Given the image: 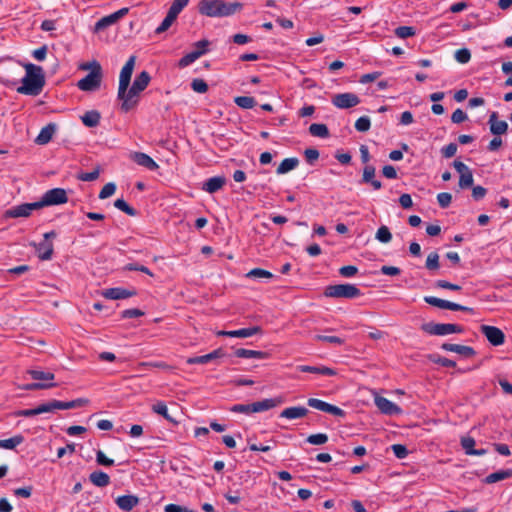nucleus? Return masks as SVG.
<instances>
[{
    "mask_svg": "<svg viewBox=\"0 0 512 512\" xmlns=\"http://www.w3.org/2000/svg\"><path fill=\"white\" fill-rule=\"evenodd\" d=\"M150 80H151L150 74L147 71H142L141 73H139L136 76L132 85L135 86V89H139L142 92L147 88Z\"/></svg>",
    "mask_w": 512,
    "mask_h": 512,
    "instance_id": "40",
    "label": "nucleus"
},
{
    "mask_svg": "<svg viewBox=\"0 0 512 512\" xmlns=\"http://www.w3.org/2000/svg\"><path fill=\"white\" fill-rule=\"evenodd\" d=\"M299 165V160L296 157L284 159L278 166L277 174H286L294 170Z\"/></svg>",
    "mask_w": 512,
    "mask_h": 512,
    "instance_id": "37",
    "label": "nucleus"
},
{
    "mask_svg": "<svg viewBox=\"0 0 512 512\" xmlns=\"http://www.w3.org/2000/svg\"><path fill=\"white\" fill-rule=\"evenodd\" d=\"M511 477H512V469L499 470V471H496V472L491 473L488 476H486V478L484 479V482L486 484H493V483H496V482H499V481H502V480H505V479H508Z\"/></svg>",
    "mask_w": 512,
    "mask_h": 512,
    "instance_id": "35",
    "label": "nucleus"
},
{
    "mask_svg": "<svg viewBox=\"0 0 512 512\" xmlns=\"http://www.w3.org/2000/svg\"><path fill=\"white\" fill-rule=\"evenodd\" d=\"M424 301L434 307L440 308V309H448L451 311H465L469 313H473V308L460 305L458 303H454L448 300L440 299L434 296H425Z\"/></svg>",
    "mask_w": 512,
    "mask_h": 512,
    "instance_id": "8",
    "label": "nucleus"
},
{
    "mask_svg": "<svg viewBox=\"0 0 512 512\" xmlns=\"http://www.w3.org/2000/svg\"><path fill=\"white\" fill-rule=\"evenodd\" d=\"M56 132V124L49 123L43 127L35 139V142L39 145H45L49 143Z\"/></svg>",
    "mask_w": 512,
    "mask_h": 512,
    "instance_id": "28",
    "label": "nucleus"
},
{
    "mask_svg": "<svg viewBox=\"0 0 512 512\" xmlns=\"http://www.w3.org/2000/svg\"><path fill=\"white\" fill-rule=\"evenodd\" d=\"M391 449H392L394 455L398 459H404L408 455V449H407V447L405 445L394 444V445L391 446Z\"/></svg>",
    "mask_w": 512,
    "mask_h": 512,
    "instance_id": "60",
    "label": "nucleus"
},
{
    "mask_svg": "<svg viewBox=\"0 0 512 512\" xmlns=\"http://www.w3.org/2000/svg\"><path fill=\"white\" fill-rule=\"evenodd\" d=\"M247 277L249 278H272L273 274L267 270H264L262 268H254L250 270L247 274Z\"/></svg>",
    "mask_w": 512,
    "mask_h": 512,
    "instance_id": "54",
    "label": "nucleus"
},
{
    "mask_svg": "<svg viewBox=\"0 0 512 512\" xmlns=\"http://www.w3.org/2000/svg\"><path fill=\"white\" fill-rule=\"evenodd\" d=\"M115 502L121 510L129 512L139 504V498L135 495H122Z\"/></svg>",
    "mask_w": 512,
    "mask_h": 512,
    "instance_id": "25",
    "label": "nucleus"
},
{
    "mask_svg": "<svg viewBox=\"0 0 512 512\" xmlns=\"http://www.w3.org/2000/svg\"><path fill=\"white\" fill-rule=\"evenodd\" d=\"M374 401L377 408L383 414L398 415L402 413V409L398 405L383 396H376Z\"/></svg>",
    "mask_w": 512,
    "mask_h": 512,
    "instance_id": "16",
    "label": "nucleus"
},
{
    "mask_svg": "<svg viewBox=\"0 0 512 512\" xmlns=\"http://www.w3.org/2000/svg\"><path fill=\"white\" fill-rule=\"evenodd\" d=\"M235 104L242 109H252L256 105V101L251 96H237L234 98Z\"/></svg>",
    "mask_w": 512,
    "mask_h": 512,
    "instance_id": "43",
    "label": "nucleus"
},
{
    "mask_svg": "<svg viewBox=\"0 0 512 512\" xmlns=\"http://www.w3.org/2000/svg\"><path fill=\"white\" fill-rule=\"evenodd\" d=\"M309 132L312 136L327 138L329 137V129L325 124L322 123H313L309 127Z\"/></svg>",
    "mask_w": 512,
    "mask_h": 512,
    "instance_id": "41",
    "label": "nucleus"
},
{
    "mask_svg": "<svg viewBox=\"0 0 512 512\" xmlns=\"http://www.w3.org/2000/svg\"><path fill=\"white\" fill-rule=\"evenodd\" d=\"M56 384L53 382L50 383H41V382H34V383H28L25 384L22 389L27 391H34V390H41V389H48L55 387Z\"/></svg>",
    "mask_w": 512,
    "mask_h": 512,
    "instance_id": "50",
    "label": "nucleus"
},
{
    "mask_svg": "<svg viewBox=\"0 0 512 512\" xmlns=\"http://www.w3.org/2000/svg\"><path fill=\"white\" fill-rule=\"evenodd\" d=\"M33 245L40 260H50L52 258L54 248L51 241L43 240L42 242L38 244L34 243Z\"/></svg>",
    "mask_w": 512,
    "mask_h": 512,
    "instance_id": "26",
    "label": "nucleus"
},
{
    "mask_svg": "<svg viewBox=\"0 0 512 512\" xmlns=\"http://www.w3.org/2000/svg\"><path fill=\"white\" fill-rule=\"evenodd\" d=\"M178 15L168 10L166 17L161 24L155 29V34H161L167 31L177 19Z\"/></svg>",
    "mask_w": 512,
    "mask_h": 512,
    "instance_id": "38",
    "label": "nucleus"
},
{
    "mask_svg": "<svg viewBox=\"0 0 512 512\" xmlns=\"http://www.w3.org/2000/svg\"><path fill=\"white\" fill-rule=\"evenodd\" d=\"M30 215L26 203L14 206L5 211L6 218L28 217Z\"/></svg>",
    "mask_w": 512,
    "mask_h": 512,
    "instance_id": "36",
    "label": "nucleus"
},
{
    "mask_svg": "<svg viewBox=\"0 0 512 512\" xmlns=\"http://www.w3.org/2000/svg\"><path fill=\"white\" fill-rule=\"evenodd\" d=\"M437 201L441 208H447L452 201V195L448 192H441L437 195Z\"/></svg>",
    "mask_w": 512,
    "mask_h": 512,
    "instance_id": "61",
    "label": "nucleus"
},
{
    "mask_svg": "<svg viewBox=\"0 0 512 512\" xmlns=\"http://www.w3.org/2000/svg\"><path fill=\"white\" fill-rule=\"evenodd\" d=\"M43 199L47 206L60 205L68 202L67 192L63 188H53L43 194Z\"/></svg>",
    "mask_w": 512,
    "mask_h": 512,
    "instance_id": "11",
    "label": "nucleus"
},
{
    "mask_svg": "<svg viewBox=\"0 0 512 512\" xmlns=\"http://www.w3.org/2000/svg\"><path fill=\"white\" fill-rule=\"evenodd\" d=\"M152 411L163 416L166 420L170 422H175V420L168 414L167 406L164 402L159 401L152 406Z\"/></svg>",
    "mask_w": 512,
    "mask_h": 512,
    "instance_id": "46",
    "label": "nucleus"
},
{
    "mask_svg": "<svg viewBox=\"0 0 512 512\" xmlns=\"http://www.w3.org/2000/svg\"><path fill=\"white\" fill-rule=\"evenodd\" d=\"M467 114L460 108L456 109L451 115V121L455 124H459L467 120Z\"/></svg>",
    "mask_w": 512,
    "mask_h": 512,
    "instance_id": "64",
    "label": "nucleus"
},
{
    "mask_svg": "<svg viewBox=\"0 0 512 512\" xmlns=\"http://www.w3.org/2000/svg\"><path fill=\"white\" fill-rule=\"evenodd\" d=\"M308 413H309V410L306 407L293 406V407H288V408H285L284 410H282V412L280 413V417L292 420V419L303 418V417L307 416Z\"/></svg>",
    "mask_w": 512,
    "mask_h": 512,
    "instance_id": "27",
    "label": "nucleus"
},
{
    "mask_svg": "<svg viewBox=\"0 0 512 512\" xmlns=\"http://www.w3.org/2000/svg\"><path fill=\"white\" fill-rule=\"evenodd\" d=\"M235 355L239 358H256V359H267L269 353L265 351L249 350L245 348H239L235 351Z\"/></svg>",
    "mask_w": 512,
    "mask_h": 512,
    "instance_id": "32",
    "label": "nucleus"
},
{
    "mask_svg": "<svg viewBox=\"0 0 512 512\" xmlns=\"http://www.w3.org/2000/svg\"><path fill=\"white\" fill-rule=\"evenodd\" d=\"M91 483L97 487H106L110 483V477L103 471L97 470L89 475Z\"/></svg>",
    "mask_w": 512,
    "mask_h": 512,
    "instance_id": "33",
    "label": "nucleus"
},
{
    "mask_svg": "<svg viewBox=\"0 0 512 512\" xmlns=\"http://www.w3.org/2000/svg\"><path fill=\"white\" fill-rule=\"evenodd\" d=\"M88 402H89L88 399H84V398H78V399H75L72 401H67V402L54 400V407H55V410L56 409H63V410L74 409V408L82 407V406L88 404Z\"/></svg>",
    "mask_w": 512,
    "mask_h": 512,
    "instance_id": "30",
    "label": "nucleus"
},
{
    "mask_svg": "<svg viewBox=\"0 0 512 512\" xmlns=\"http://www.w3.org/2000/svg\"><path fill=\"white\" fill-rule=\"evenodd\" d=\"M210 42L207 39H202L194 43L195 50L184 55L178 62L180 68H184L192 64L198 58L206 54L209 49Z\"/></svg>",
    "mask_w": 512,
    "mask_h": 512,
    "instance_id": "5",
    "label": "nucleus"
},
{
    "mask_svg": "<svg viewBox=\"0 0 512 512\" xmlns=\"http://www.w3.org/2000/svg\"><path fill=\"white\" fill-rule=\"evenodd\" d=\"M124 270L140 271V272H143L151 277L153 276V273L151 272V270L148 267H146L144 265H140L138 263H129L124 267Z\"/></svg>",
    "mask_w": 512,
    "mask_h": 512,
    "instance_id": "58",
    "label": "nucleus"
},
{
    "mask_svg": "<svg viewBox=\"0 0 512 512\" xmlns=\"http://www.w3.org/2000/svg\"><path fill=\"white\" fill-rule=\"evenodd\" d=\"M375 238L381 243H389L392 240V234L389 228L383 225L377 230Z\"/></svg>",
    "mask_w": 512,
    "mask_h": 512,
    "instance_id": "45",
    "label": "nucleus"
},
{
    "mask_svg": "<svg viewBox=\"0 0 512 512\" xmlns=\"http://www.w3.org/2000/svg\"><path fill=\"white\" fill-rule=\"evenodd\" d=\"M136 294H137V292L135 289L129 290V289H125L122 287L109 288V289H105L102 292V295L105 298L111 299V300L126 299V298L133 297Z\"/></svg>",
    "mask_w": 512,
    "mask_h": 512,
    "instance_id": "17",
    "label": "nucleus"
},
{
    "mask_svg": "<svg viewBox=\"0 0 512 512\" xmlns=\"http://www.w3.org/2000/svg\"><path fill=\"white\" fill-rule=\"evenodd\" d=\"M26 75L22 79V85L17 88V92L24 95L37 96L45 85V76L41 66L32 63L24 64Z\"/></svg>",
    "mask_w": 512,
    "mask_h": 512,
    "instance_id": "1",
    "label": "nucleus"
},
{
    "mask_svg": "<svg viewBox=\"0 0 512 512\" xmlns=\"http://www.w3.org/2000/svg\"><path fill=\"white\" fill-rule=\"evenodd\" d=\"M243 4L240 2H225L224 0H200L198 11L207 17H228L241 11Z\"/></svg>",
    "mask_w": 512,
    "mask_h": 512,
    "instance_id": "2",
    "label": "nucleus"
},
{
    "mask_svg": "<svg viewBox=\"0 0 512 512\" xmlns=\"http://www.w3.org/2000/svg\"><path fill=\"white\" fill-rule=\"evenodd\" d=\"M144 315V312L138 308L126 309L122 311L121 317L123 319L137 318Z\"/></svg>",
    "mask_w": 512,
    "mask_h": 512,
    "instance_id": "63",
    "label": "nucleus"
},
{
    "mask_svg": "<svg viewBox=\"0 0 512 512\" xmlns=\"http://www.w3.org/2000/svg\"><path fill=\"white\" fill-rule=\"evenodd\" d=\"M324 295L330 298L353 299L361 296L362 292L356 285L347 283L327 286Z\"/></svg>",
    "mask_w": 512,
    "mask_h": 512,
    "instance_id": "3",
    "label": "nucleus"
},
{
    "mask_svg": "<svg viewBox=\"0 0 512 512\" xmlns=\"http://www.w3.org/2000/svg\"><path fill=\"white\" fill-rule=\"evenodd\" d=\"M282 397H275V398H269L264 399L258 402L251 403V407L253 410V413L263 412L267 411L269 409L275 408L283 403Z\"/></svg>",
    "mask_w": 512,
    "mask_h": 512,
    "instance_id": "18",
    "label": "nucleus"
},
{
    "mask_svg": "<svg viewBox=\"0 0 512 512\" xmlns=\"http://www.w3.org/2000/svg\"><path fill=\"white\" fill-rule=\"evenodd\" d=\"M226 184V178L224 176H215L207 179L203 185L202 189L210 194H213L224 187Z\"/></svg>",
    "mask_w": 512,
    "mask_h": 512,
    "instance_id": "24",
    "label": "nucleus"
},
{
    "mask_svg": "<svg viewBox=\"0 0 512 512\" xmlns=\"http://www.w3.org/2000/svg\"><path fill=\"white\" fill-rule=\"evenodd\" d=\"M130 158L139 166L145 167L150 171H155L159 168V165L146 153L134 152Z\"/></svg>",
    "mask_w": 512,
    "mask_h": 512,
    "instance_id": "19",
    "label": "nucleus"
},
{
    "mask_svg": "<svg viewBox=\"0 0 512 512\" xmlns=\"http://www.w3.org/2000/svg\"><path fill=\"white\" fill-rule=\"evenodd\" d=\"M140 93L141 91L139 89H135L134 85H132L129 90H125L123 94H120V88H118L117 97L122 101L120 107L121 111L127 113L134 109L139 103Z\"/></svg>",
    "mask_w": 512,
    "mask_h": 512,
    "instance_id": "6",
    "label": "nucleus"
},
{
    "mask_svg": "<svg viewBox=\"0 0 512 512\" xmlns=\"http://www.w3.org/2000/svg\"><path fill=\"white\" fill-rule=\"evenodd\" d=\"M225 356L223 349L218 348L206 355L190 357L187 359V364H207L215 359L222 358Z\"/></svg>",
    "mask_w": 512,
    "mask_h": 512,
    "instance_id": "20",
    "label": "nucleus"
},
{
    "mask_svg": "<svg viewBox=\"0 0 512 512\" xmlns=\"http://www.w3.org/2000/svg\"><path fill=\"white\" fill-rule=\"evenodd\" d=\"M102 80V68L90 71L84 78L78 81L77 87L82 91H95L99 89Z\"/></svg>",
    "mask_w": 512,
    "mask_h": 512,
    "instance_id": "7",
    "label": "nucleus"
},
{
    "mask_svg": "<svg viewBox=\"0 0 512 512\" xmlns=\"http://www.w3.org/2000/svg\"><path fill=\"white\" fill-rule=\"evenodd\" d=\"M394 33L397 37L405 39L414 36L416 34V30L412 26H399L394 30Z\"/></svg>",
    "mask_w": 512,
    "mask_h": 512,
    "instance_id": "48",
    "label": "nucleus"
},
{
    "mask_svg": "<svg viewBox=\"0 0 512 512\" xmlns=\"http://www.w3.org/2000/svg\"><path fill=\"white\" fill-rule=\"evenodd\" d=\"M316 341L328 342L335 345H342L344 343V339L338 336H326V335H316Z\"/></svg>",
    "mask_w": 512,
    "mask_h": 512,
    "instance_id": "59",
    "label": "nucleus"
},
{
    "mask_svg": "<svg viewBox=\"0 0 512 512\" xmlns=\"http://www.w3.org/2000/svg\"><path fill=\"white\" fill-rule=\"evenodd\" d=\"M497 112H492L489 117L490 132L496 136L505 134L508 130V124L506 121L498 120Z\"/></svg>",
    "mask_w": 512,
    "mask_h": 512,
    "instance_id": "23",
    "label": "nucleus"
},
{
    "mask_svg": "<svg viewBox=\"0 0 512 512\" xmlns=\"http://www.w3.org/2000/svg\"><path fill=\"white\" fill-rule=\"evenodd\" d=\"M136 62L135 56H130L125 65L122 67L120 76H119V87L120 94H123L125 90L128 89L131 81V76L134 70Z\"/></svg>",
    "mask_w": 512,
    "mask_h": 512,
    "instance_id": "10",
    "label": "nucleus"
},
{
    "mask_svg": "<svg viewBox=\"0 0 512 512\" xmlns=\"http://www.w3.org/2000/svg\"><path fill=\"white\" fill-rule=\"evenodd\" d=\"M461 446L467 455H471V451H473L475 449L474 448V446H475L474 438H472L470 436L462 437L461 438Z\"/></svg>",
    "mask_w": 512,
    "mask_h": 512,
    "instance_id": "57",
    "label": "nucleus"
},
{
    "mask_svg": "<svg viewBox=\"0 0 512 512\" xmlns=\"http://www.w3.org/2000/svg\"><path fill=\"white\" fill-rule=\"evenodd\" d=\"M454 56H455V59L457 62H459L461 64H466L471 59V52L467 48H461L455 52Z\"/></svg>",
    "mask_w": 512,
    "mask_h": 512,
    "instance_id": "51",
    "label": "nucleus"
},
{
    "mask_svg": "<svg viewBox=\"0 0 512 512\" xmlns=\"http://www.w3.org/2000/svg\"><path fill=\"white\" fill-rule=\"evenodd\" d=\"M425 267L430 271L438 270L440 267L439 255L437 252H431L426 259Z\"/></svg>",
    "mask_w": 512,
    "mask_h": 512,
    "instance_id": "47",
    "label": "nucleus"
},
{
    "mask_svg": "<svg viewBox=\"0 0 512 512\" xmlns=\"http://www.w3.org/2000/svg\"><path fill=\"white\" fill-rule=\"evenodd\" d=\"M307 404H308V406H310L314 409L332 414L334 416H338V417L345 416V411L342 410L341 408H339L335 405L329 404V403L322 401L320 399H317V398H309L307 401Z\"/></svg>",
    "mask_w": 512,
    "mask_h": 512,
    "instance_id": "15",
    "label": "nucleus"
},
{
    "mask_svg": "<svg viewBox=\"0 0 512 512\" xmlns=\"http://www.w3.org/2000/svg\"><path fill=\"white\" fill-rule=\"evenodd\" d=\"M480 331L493 346H500L505 342V335L498 327L482 325Z\"/></svg>",
    "mask_w": 512,
    "mask_h": 512,
    "instance_id": "14",
    "label": "nucleus"
},
{
    "mask_svg": "<svg viewBox=\"0 0 512 512\" xmlns=\"http://www.w3.org/2000/svg\"><path fill=\"white\" fill-rule=\"evenodd\" d=\"M23 441L24 437L21 434H18L9 439L0 440V448L12 450L22 444Z\"/></svg>",
    "mask_w": 512,
    "mask_h": 512,
    "instance_id": "42",
    "label": "nucleus"
},
{
    "mask_svg": "<svg viewBox=\"0 0 512 512\" xmlns=\"http://www.w3.org/2000/svg\"><path fill=\"white\" fill-rule=\"evenodd\" d=\"M376 168L373 165H366L362 173V183L370 184L374 190L382 188L381 181L375 179Z\"/></svg>",
    "mask_w": 512,
    "mask_h": 512,
    "instance_id": "22",
    "label": "nucleus"
},
{
    "mask_svg": "<svg viewBox=\"0 0 512 512\" xmlns=\"http://www.w3.org/2000/svg\"><path fill=\"white\" fill-rule=\"evenodd\" d=\"M191 88L197 93H206L208 91V84L203 79H193Z\"/></svg>",
    "mask_w": 512,
    "mask_h": 512,
    "instance_id": "55",
    "label": "nucleus"
},
{
    "mask_svg": "<svg viewBox=\"0 0 512 512\" xmlns=\"http://www.w3.org/2000/svg\"><path fill=\"white\" fill-rule=\"evenodd\" d=\"M441 349L445 351L455 352L465 358H470L476 355V351L474 350L473 347L460 344L443 343Z\"/></svg>",
    "mask_w": 512,
    "mask_h": 512,
    "instance_id": "21",
    "label": "nucleus"
},
{
    "mask_svg": "<svg viewBox=\"0 0 512 512\" xmlns=\"http://www.w3.org/2000/svg\"><path fill=\"white\" fill-rule=\"evenodd\" d=\"M306 441L312 445H323L328 441V436L325 433L312 434L307 437Z\"/></svg>",
    "mask_w": 512,
    "mask_h": 512,
    "instance_id": "53",
    "label": "nucleus"
},
{
    "mask_svg": "<svg viewBox=\"0 0 512 512\" xmlns=\"http://www.w3.org/2000/svg\"><path fill=\"white\" fill-rule=\"evenodd\" d=\"M188 3L189 0H174L169 10L179 15L181 11L188 5Z\"/></svg>",
    "mask_w": 512,
    "mask_h": 512,
    "instance_id": "62",
    "label": "nucleus"
},
{
    "mask_svg": "<svg viewBox=\"0 0 512 512\" xmlns=\"http://www.w3.org/2000/svg\"><path fill=\"white\" fill-rule=\"evenodd\" d=\"M114 207L120 211L126 213L129 216H136L138 213L136 209L131 207L124 199H116L114 201Z\"/></svg>",
    "mask_w": 512,
    "mask_h": 512,
    "instance_id": "44",
    "label": "nucleus"
},
{
    "mask_svg": "<svg viewBox=\"0 0 512 512\" xmlns=\"http://www.w3.org/2000/svg\"><path fill=\"white\" fill-rule=\"evenodd\" d=\"M128 12H129V8L124 7L110 15L102 17L100 20H98L95 23L94 32H96V33L100 32V31L106 29L107 27L115 24L118 20H120L122 17H124Z\"/></svg>",
    "mask_w": 512,
    "mask_h": 512,
    "instance_id": "13",
    "label": "nucleus"
},
{
    "mask_svg": "<svg viewBox=\"0 0 512 512\" xmlns=\"http://www.w3.org/2000/svg\"><path fill=\"white\" fill-rule=\"evenodd\" d=\"M262 329L260 326H253L249 328H242L239 330H232L229 331L228 337H235V338H247L251 337L255 334L261 333Z\"/></svg>",
    "mask_w": 512,
    "mask_h": 512,
    "instance_id": "34",
    "label": "nucleus"
},
{
    "mask_svg": "<svg viewBox=\"0 0 512 512\" xmlns=\"http://www.w3.org/2000/svg\"><path fill=\"white\" fill-rule=\"evenodd\" d=\"M360 103L359 97L354 93H339L333 96L332 104L340 109L352 108Z\"/></svg>",
    "mask_w": 512,
    "mask_h": 512,
    "instance_id": "12",
    "label": "nucleus"
},
{
    "mask_svg": "<svg viewBox=\"0 0 512 512\" xmlns=\"http://www.w3.org/2000/svg\"><path fill=\"white\" fill-rule=\"evenodd\" d=\"M371 127V121L368 116H362L355 122V129L359 132H367Z\"/></svg>",
    "mask_w": 512,
    "mask_h": 512,
    "instance_id": "52",
    "label": "nucleus"
},
{
    "mask_svg": "<svg viewBox=\"0 0 512 512\" xmlns=\"http://www.w3.org/2000/svg\"><path fill=\"white\" fill-rule=\"evenodd\" d=\"M100 175V168L96 167L91 172H83L77 175V179L85 182H91L98 179Z\"/></svg>",
    "mask_w": 512,
    "mask_h": 512,
    "instance_id": "49",
    "label": "nucleus"
},
{
    "mask_svg": "<svg viewBox=\"0 0 512 512\" xmlns=\"http://www.w3.org/2000/svg\"><path fill=\"white\" fill-rule=\"evenodd\" d=\"M300 372L304 373H315V374H322L327 376H334L336 375V371L325 366L316 367V366H309V365H300L297 368Z\"/></svg>",
    "mask_w": 512,
    "mask_h": 512,
    "instance_id": "29",
    "label": "nucleus"
},
{
    "mask_svg": "<svg viewBox=\"0 0 512 512\" xmlns=\"http://www.w3.org/2000/svg\"><path fill=\"white\" fill-rule=\"evenodd\" d=\"M453 167L460 174L458 183L459 187L461 189L471 187L473 185L474 178L470 168L460 160H455L453 162Z\"/></svg>",
    "mask_w": 512,
    "mask_h": 512,
    "instance_id": "9",
    "label": "nucleus"
},
{
    "mask_svg": "<svg viewBox=\"0 0 512 512\" xmlns=\"http://www.w3.org/2000/svg\"><path fill=\"white\" fill-rule=\"evenodd\" d=\"M100 119L101 115L97 110L87 111L81 116L82 123L89 128L98 126Z\"/></svg>",
    "mask_w": 512,
    "mask_h": 512,
    "instance_id": "31",
    "label": "nucleus"
},
{
    "mask_svg": "<svg viewBox=\"0 0 512 512\" xmlns=\"http://www.w3.org/2000/svg\"><path fill=\"white\" fill-rule=\"evenodd\" d=\"M421 330L430 335L444 336L453 333H462L463 327L451 323L427 322L421 325Z\"/></svg>",
    "mask_w": 512,
    "mask_h": 512,
    "instance_id": "4",
    "label": "nucleus"
},
{
    "mask_svg": "<svg viewBox=\"0 0 512 512\" xmlns=\"http://www.w3.org/2000/svg\"><path fill=\"white\" fill-rule=\"evenodd\" d=\"M116 191V185L112 182H109L103 186L99 193L100 199H106L110 196H112Z\"/></svg>",
    "mask_w": 512,
    "mask_h": 512,
    "instance_id": "56",
    "label": "nucleus"
},
{
    "mask_svg": "<svg viewBox=\"0 0 512 512\" xmlns=\"http://www.w3.org/2000/svg\"><path fill=\"white\" fill-rule=\"evenodd\" d=\"M27 373L31 376L32 379L43 381L42 383H50L55 379V375L51 372L31 369L28 370Z\"/></svg>",
    "mask_w": 512,
    "mask_h": 512,
    "instance_id": "39",
    "label": "nucleus"
}]
</instances>
